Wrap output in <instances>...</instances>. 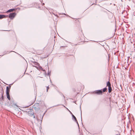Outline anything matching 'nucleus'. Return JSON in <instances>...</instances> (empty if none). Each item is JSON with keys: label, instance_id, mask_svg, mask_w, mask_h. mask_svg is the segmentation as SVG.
<instances>
[{"label": "nucleus", "instance_id": "nucleus-4", "mask_svg": "<svg viewBox=\"0 0 135 135\" xmlns=\"http://www.w3.org/2000/svg\"><path fill=\"white\" fill-rule=\"evenodd\" d=\"M94 93L98 95H102V92L101 90H96L94 91Z\"/></svg>", "mask_w": 135, "mask_h": 135}, {"label": "nucleus", "instance_id": "nucleus-10", "mask_svg": "<svg viewBox=\"0 0 135 135\" xmlns=\"http://www.w3.org/2000/svg\"><path fill=\"white\" fill-rule=\"evenodd\" d=\"M34 64L35 65L38 66L39 65V64L38 63L36 62H35Z\"/></svg>", "mask_w": 135, "mask_h": 135}, {"label": "nucleus", "instance_id": "nucleus-9", "mask_svg": "<svg viewBox=\"0 0 135 135\" xmlns=\"http://www.w3.org/2000/svg\"><path fill=\"white\" fill-rule=\"evenodd\" d=\"M107 90V89L106 88H104L103 89V92H105Z\"/></svg>", "mask_w": 135, "mask_h": 135}, {"label": "nucleus", "instance_id": "nucleus-5", "mask_svg": "<svg viewBox=\"0 0 135 135\" xmlns=\"http://www.w3.org/2000/svg\"><path fill=\"white\" fill-rule=\"evenodd\" d=\"M28 115L30 116H32L33 115L34 113L31 111H29L28 112Z\"/></svg>", "mask_w": 135, "mask_h": 135}, {"label": "nucleus", "instance_id": "nucleus-2", "mask_svg": "<svg viewBox=\"0 0 135 135\" xmlns=\"http://www.w3.org/2000/svg\"><path fill=\"white\" fill-rule=\"evenodd\" d=\"M9 88L8 86H7L6 88V95L7 98L8 99L10 100V98L9 96Z\"/></svg>", "mask_w": 135, "mask_h": 135}, {"label": "nucleus", "instance_id": "nucleus-3", "mask_svg": "<svg viewBox=\"0 0 135 135\" xmlns=\"http://www.w3.org/2000/svg\"><path fill=\"white\" fill-rule=\"evenodd\" d=\"M16 14L15 13H11L9 15V17L11 19H13L15 17Z\"/></svg>", "mask_w": 135, "mask_h": 135}, {"label": "nucleus", "instance_id": "nucleus-12", "mask_svg": "<svg viewBox=\"0 0 135 135\" xmlns=\"http://www.w3.org/2000/svg\"><path fill=\"white\" fill-rule=\"evenodd\" d=\"M33 117L34 118H36V117L35 115H33Z\"/></svg>", "mask_w": 135, "mask_h": 135}, {"label": "nucleus", "instance_id": "nucleus-11", "mask_svg": "<svg viewBox=\"0 0 135 135\" xmlns=\"http://www.w3.org/2000/svg\"><path fill=\"white\" fill-rule=\"evenodd\" d=\"M49 86L47 87V92L48 91V90L49 89Z\"/></svg>", "mask_w": 135, "mask_h": 135}, {"label": "nucleus", "instance_id": "nucleus-13", "mask_svg": "<svg viewBox=\"0 0 135 135\" xmlns=\"http://www.w3.org/2000/svg\"><path fill=\"white\" fill-rule=\"evenodd\" d=\"M42 52H42V53H40V54H39V55H41V54H42Z\"/></svg>", "mask_w": 135, "mask_h": 135}, {"label": "nucleus", "instance_id": "nucleus-1", "mask_svg": "<svg viewBox=\"0 0 135 135\" xmlns=\"http://www.w3.org/2000/svg\"><path fill=\"white\" fill-rule=\"evenodd\" d=\"M107 86L108 87V92L110 93L112 91V88L111 86V84L109 81L107 83Z\"/></svg>", "mask_w": 135, "mask_h": 135}, {"label": "nucleus", "instance_id": "nucleus-6", "mask_svg": "<svg viewBox=\"0 0 135 135\" xmlns=\"http://www.w3.org/2000/svg\"><path fill=\"white\" fill-rule=\"evenodd\" d=\"M16 10V9H11L9 10H8V11L7 12H12L13 11H15V10Z\"/></svg>", "mask_w": 135, "mask_h": 135}, {"label": "nucleus", "instance_id": "nucleus-7", "mask_svg": "<svg viewBox=\"0 0 135 135\" xmlns=\"http://www.w3.org/2000/svg\"><path fill=\"white\" fill-rule=\"evenodd\" d=\"M6 16L3 15H0V19L4 18Z\"/></svg>", "mask_w": 135, "mask_h": 135}, {"label": "nucleus", "instance_id": "nucleus-8", "mask_svg": "<svg viewBox=\"0 0 135 135\" xmlns=\"http://www.w3.org/2000/svg\"><path fill=\"white\" fill-rule=\"evenodd\" d=\"M72 116L74 119L75 121L77 122V120L73 114L72 115Z\"/></svg>", "mask_w": 135, "mask_h": 135}]
</instances>
